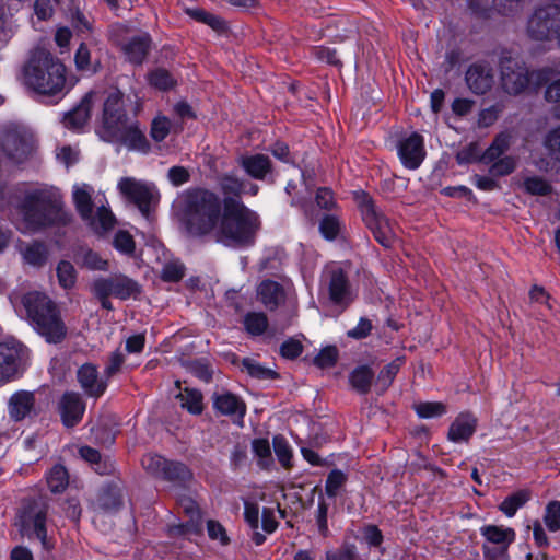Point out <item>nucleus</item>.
Here are the masks:
<instances>
[{"label":"nucleus","mask_w":560,"mask_h":560,"mask_svg":"<svg viewBox=\"0 0 560 560\" xmlns=\"http://www.w3.org/2000/svg\"><path fill=\"white\" fill-rule=\"evenodd\" d=\"M177 203L189 234L205 236L214 232L223 212L219 195L205 188H189L178 197Z\"/></svg>","instance_id":"nucleus-1"},{"label":"nucleus","mask_w":560,"mask_h":560,"mask_svg":"<svg viewBox=\"0 0 560 560\" xmlns=\"http://www.w3.org/2000/svg\"><path fill=\"white\" fill-rule=\"evenodd\" d=\"M259 229L258 214L247 208L241 199H223V212L213 232L217 242L230 247L252 246Z\"/></svg>","instance_id":"nucleus-2"},{"label":"nucleus","mask_w":560,"mask_h":560,"mask_svg":"<svg viewBox=\"0 0 560 560\" xmlns=\"http://www.w3.org/2000/svg\"><path fill=\"white\" fill-rule=\"evenodd\" d=\"M18 213L20 218L16 220V226L23 233L52 224H67L71 218L63 209L60 197L46 190L26 192L18 206Z\"/></svg>","instance_id":"nucleus-3"},{"label":"nucleus","mask_w":560,"mask_h":560,"mask_svg":"<svg viewBox=\"0 0 560 560\" xmlns=\"http://www.w3.org/2000/svg\"><path fill=\"white\" fill-rule=\"evenodd\" d=\"M23 83L38 94H66V67L49 51L34 49L22 69Z\"/></svg>","instance_id":"nucleus-4"},{"label":"nucleus","mask_w":560,"mask_h":560,"mask_svg":"<svg viewBox=\"0 0 560 560\" xmlns=\"http://www.w3.org/2000/svg\"><path fill=\"white\" fill-rule=\"evenodd\" d=\"M22 303L34 329L49 343H59L67 336V327L60 311L46 294L34 291L26 293Z\"/></svg>","instance_id":"nucleus-5"},{"label":"nucleus","mask_w":560,"mask_h":560,"mask_svg":"<svg viewBox=\"0 0 560 560\" xmlns=\"http://www.w3.org/2000/svg\"><path fill=\"white\" fill-rule=\"evenodd\" d=\"M93 192L94 188L88 184H75L72 187V200L81 219L98 235L110 231L116 219L109 207L102 202L100 195L94 200L100 203L96 212H93Z\"/></svg>","instance_id":"nucleus-6"},{"label":"nucleus","mask_w":560,"mask_h":560,"mask_svg":"<svg viewBox=\"0 0 560 560\" xmlns=\"http://www.w3.org/2000/svg\"><path fill=\"white\" fill-rule=\"evenodd\" d=\"M500 72L503 90L513 95L522 93L529 83L537 86L544 84L551 75L549 68L529 72L523 61L510 56L501 57Z\"/></svg>","instance_id":"nucleus-7"},{"label":"nucleus","mask_w":560,"mask_h":560,"mask_svg":"<svg viewBox=\"0 0 560 560\" xmlns=\"http://www.w3.org/2000/svg\"><path fill=\"white\" fill-rule=\"evenodd\" d=\"M357 201L362 219L376 242L386 248L392 247L397 241L394 225L376 209L373 199L368 194L363 191L357 194Z\"/></svg>","instance_id":"nucleus-8"},{"label":"nucleus","mask_w":560,"mask_h":560,"mask_svg":"<svg viewBox=\"0 0 560 560\" xmlns=\"http://www.w3.org/2000/svg\"><path fill=\"white\" fill-rule=\"evenodd\" d=\"M526 31L535 40L556 38L560 47V4L546 3L537 7L527 21Z\"/></svg>","instance_id":"nucleus-9"},{"label":"nucleus","mask_w":560,"mask_h":560,"mask_svg":"<svg viewBox=\"0 0 560 560\" xmlns=\"http://www.w3.org/2000/svg\"><path fill=\"white\" fill-rule=\"evenodd\" d=\"M34 135L24 125L8 122L0 129V147L4 154L15 161H24L34 149Z\"/></svg>","instance_id":"nucleus-10"},{"label":"nucleus","mask_w":560,"mask_h":560,"mask_svg":"<svg viewBox=\"0 0 560 560\" xmlns=\"http://www.w3.org/2000/svg\"><path fill=\"white\" fill-rule=\"evenodd\" d=\"M512 135L510 132L499 133L489 148L481 155V161L491 164L489 173L493 176H506L514 172L516 159L512 155L503 154L510 149Z\"/></svg>","instance_id":"nucleus-11"},{"label":"nucleus","mask_w":560,"mask_h":560,"mask_svg":"<svg viewBox=\"0 0 560 560\" xmlns=\"http://www.w3.org/2000/svg\"><path fill=\"white\" fill-rule=\"evenodd\" d=\"M28 357L27 348L10 339L0 342V386L15 377Z\"/></svg>","instance_id":"nucleus-12"},{"label":"nucleus","mask_w":560,"mask_h":560,"mask_svg":"<svg viewBox=\"0 0 560 560\" xmlns=\"http://www.w3.org/2000/svg\"><path fill=\"white\" fill-rule=\"evenodd\" d=\"M329 300L335 305L348 306L353 301V293L346 272L337 265L326 268L322 278Z\"/></svg>","instance_id":"nucleus-13"},{"label":"nucleus","mask_w":560,"mask_h":560,"mask_svg":"<svg viewBox=\"0 0 560 560\" xmlns=\"http://www.w3.org/2000/svg\"><path fill=\"white\" fill-rule=\"evenodd\" d=\"M117 188L126 199L138 207L144 217L149 215L150 206L155 196L152 186L133 177H122L119 179Z\"/></svg>","instance_id":"nucleus-14"},{"label":"nucleus","mask_w":560,"mask_h":560,"mask_svg":"<svg viewBox=\"0 0 560 560\" xmlns=\"http://www.w3.org/2000/svg\"><path fill=\"white\" fill-rule=\"evenodd\" d=\"M102 138L105 141L119 143L129 150L143 153H147L150 148L145 135L140 130L139 126L136 122H129L128 119L112 129Z\"/></svg>","instance_id":"nucleus-15"},{"label":"nucleus","mask_w":560,"mask_h":560,"mask_svg":"<svg viewBox=\"0 0 560 560\" xmlns=\"http://www.w3.org/2000/svg\"><path fill=\"white\" fill-rule=\"evenodd\" d=\"M47 506L45 504H31L22 516V524L30 536L35 537L46 550L54 547V542L47 537L46 530Z\"/></svg>","instance_id":"nucleus-16"},{"label":"nucleus","mask_w":560,"mask_h":560,"mask_svg":"<svg viewBox=\"0 0 560 560\" xmlns=\"http://www.w3.org/2000/svg\"><path fill=\"white\" fill-rule=\"evenodd\" d=\"M102 295L109 294L120 300H127L140 293L139 284L124 275L97 278L94 282Z\"/></svg>","instance_id":"nucleus-17"},{"label":"nucleus","mask_w":560,"mask_h":560,"mask_svg":"<svg viewBox=\"0 0 560 560\" xmlns=\"http://www.w3.org/2000/svg\"><path fill=\"white\" fill-rule=\"evenodd\" d=\"M397 150L404 166L417 170L425 156L424 139L421 135L412 132L398 142Z\"/></svg>","instance_id":"nucleus-18"},{"label":"nucleus","mask_w":560,"mask_h":560,"mask_svg":"<svg viewBox=\"0 0 560 560\" xmlns=\"http://www.w3.org/2000/svg\"><path fill=\"white\" fill-rule=\"evenodd\" d=\"M152 48V38L148 33H140L119 44L125 60L133 66H141Z\"/></svg>","instance_id":"nucleus-19"},{"label":"nucleus","mask_w":560,"mask_h":560,"mask_svg":"<svg viewBox=\"0 0 560 560\" xmlns=\"http://www.w3.org/2000/svg\"><path fill=\"white\" fill-rule=\"evenodd\" d=\"M465 80L469 90L482 95L489 92L494 84V72L487 62H475L466 71Z\"/></svg>","instance_id":"nucleus-20"},{"label":"nucleus","mask_w":560,"mask_h":560,"mask_svg":"<svg viewBox=\"0 0 560 560\" xmlns=\"http://www.w3.org/2000/svg\"><path fill=\"white\" fill-rule=\"evenodd\" d=\"M126 119L127 116L122 108V94L119 91L110 92L104 101L101 137H104Z\"/></svg>","instance_id":"nucleus-21"},{"label":"nucleus","mask_w":560,"mask_h":560,"mask_svg":"<svg viewBox=\"0 0 560 560\" xmlns=\"http://www.w3.org/2000/svg\"><path fill=\"white\" fill-rule=\"evenodd\" d=\"M100 100L101 97L97 92L91 91L86 93L72 110L65 114L62 120L63 126L71 130H80L83 128L91 117L94 103Z\"/></svg>","instance_id":"nucleus-22"},{"label":"nucleus","mask_w":560,"mask_h":560,"mask_svg":"<svg viewBox=\"0 0 560 560\" xmlns=\"http://www.w3.org/2000/svg\"><path fill=\"white\" fill-rule=\"evenodd\" d=\"M213 408L223 416L242 421L246 413V404L230 392L214 393L212 395Z\"/></svg>","instance_id":"nucleus-23"},{"label":"nucleus","mask_w":560,"mask_h":560,"mask_svg":"<svg viewBox=\"0 0 560 560\" xmlns=\"http://www.w3.org/2000/svg\"><path fill=\"white\" fill-rule=\"evenodd\" d=\"M62 422L66 427H73L79 423L85 410V404L78 393H66L59 405Z\"/></svg>","instance_id":"nucleus-24"},{"label":"nucleus","mask_w":560,"mask_h":560,"mask_svg":"<svg viewBox=\"0 0 560 560\" xmlns=\"http://www.w3.org/2000/svg\"><path fill=\"white\" fill-rule=\"evenodd\" d=\"M77 378L85 394L92 397L102 396L107 387V384L98 378L97 368L91 363L79 368Z\"/></svg>","instance_id":"nucleus-25"},{"label":"nucleus","mask_w":560,"mask_h":560,"mask_svg":"<svg viewBox=\"0 0 560 560\" xmlns=\"http://www.w3.org/2000/svg\"><path fill=\"white\" fill-rule=\"evenodd\" d=\"M237 163L247 175L258 180L265 179L272 170L270 159L261 153L242 155Z\"/></svg>","instance_id":"nucleus-26"},{"label":"nucleus","mask_w":560,"mask_h":560,"mask_svg":"<svg viewBox=\"0 0 560 560\" xmlns=\"http://www.w3.org/2000/svg\"><path fill=\"white\" fill-rule=\"evenodd\" d=\"M477 428V419L471 413H460L448 429V440L455 443L467 442Z\"/></svg>","instance_id":"nucleus-27"},{"label":"nucleus","mask_w":560,"mask_h":560,"mask_svg":"<svg viewBox=\"0 0 560 560\" xmlns=\"http://www.w3.org/2000/svg\"><path fill=\"white\" fill-rule=\"evenodd\" d=\"M257 296L266 308L273 311L284 301L285 293L278 282L265 280L257 288Z\"/></svg>","instance_id":"nucleus-28"},{"label":"nucleus","mask_w":560,"mask_h":560,"mask_svg":"<svg viewBox=\"0 0 560 560\" xmlns=\"http://www.w3.org/2000/svg\"><path fill=\"white\" fill-rule=\"evenodd\" d=\"M35 397L31 392H16L9 399V415L15 421L24 419L33 409Z\"/></svg>","instance_id":"nucleus-29"},{"label":"nucleus","mask_w":560,"mask_h":560,"mask_svg":"<svg viewBox=\"0 0 560 560\" xmlns=\"http://www.w3.org/2000/svg\"><path fill=\"white\" fill-rule=\"evenodd\" d=\"M480 534L486 539V544L503 548H509L516 536L513 528L498 525H485L480 528Z\"/></svg>","instance_id":"nucleus-30"},{"label":"nucleus","mask_w":560,"mask_h":560,"mask_svg":"<svg viewBox=\"0 0 560 560\" xmlns=\"http://www.w3.org/2000/svg\"><path fill=\"white\" fill-rule=\"evenodd\" d=\"M23 260L34 267L43 266L48 257V250L44 243L34 241L32 243L21 244L19 247Z\"/></svg>","instance_id":"nucleus-31"},{"label":"nucleus","mask_w":560,"mask_h":560,"mask_svg":"<svg viewBox=\"0 0 560 560\" xmlns=\"http://www.w3.org/2000/svg\"><path fill=\"white\" fill-rule=\"evenodd\" d=\"M219 186L224 198L231 197L240 199V196L246 190L247 182L233 173H226L221 176Z\"/></svg>","instance_id":"nucleus-32"},{"label":"nucleus","mask_w":560,"mask_h":560,"mask_svg":"<svg viewBox=\"0 0 560 560\" xmlns=\"http://www.w3.org/2000/svg\"><path fill=\"white\" fill-rule=\"evenodd\" d=\"M374 372L368 365L355 368L349 375L351 387L360 394H366L370 390Z\"/></svg>","instance_id":"nucleus-33"},{"label":"nucleus","mask_w":560,"mask_h":560,"mask_svg":"<svg viewBox=\"0 0 560 560\" xmlns=\"http://www.w3.org/2000/svg\"><path fill=\"white\" fill-rule=\"evenodd\" d=\"M529 499L530 492L528 490H518L506 497L499 505V510L508 517H512L518 509L529 501Z\"/></svg>","instance_id":"nucleus-34"},{"label":"nucleus","mask_w":560,"mask_h":560,"mask_svg":"<svg viewBox=\"0 0 560 560\" xmlns=\"http://www.w3.org/2000/svg\"><path fill=\"white\" fill-rule=\"evenodd\" d=\"M177 398L183 408H186L190 413L199 415L202 412V394L197 389L184 388Z\"/></svg>","instance_id":"nucleus-35"},{"label":"nucleus","mask_w":560,"mask_h":560,"mask_svg":"<svg viewBox=\"0 0 560 560\" xmlns=\"http://www.w3.org/2000/svg\"><path fill=\"white\" fill-rule=\"evenodd\" d=\"M98 505L105 512H115L121 505V493L116 487H108L98 497Z\"/></svg>","instance_id":"nucleus-36"},{"label":"nucleus","mask_w":560,"mask_h":560,"mask_svg":"<svg viewBox=\"0 0 560 560\" xmlns=\"http://www.w3.org/2000/svg\"><path fill=\"white\" fill-rule=\"evenodd\" d=\"M244 326L249 335L260 336L268 327V318L264 313L250 312L244 317Z\"/></svg>","instance_id":"nucleus-37"},{"label":"nucleus","mask_w":560,"mask_h":560,"mask_svg":"<svg viewBox=\"0 0 560 560\" xmlns=\"http://www.w3.org/2000/svg\"><path fill=\"white\" fill-rule=\"evenodd\" d=\"M69 482L66 468L61 465L54 466L47 475V485L51 492H62Z\"/></svg>","instance_id":"nucleus-38"},{"label":"nucleus","mask_w":560,"mask_h":560,"mask_svg":"<svg viewBox=\"0 0 560 560\" xmlns=\"http://www.w3.org/2000/svg\"><path fill=\"white\" fill-rule=\"evenodd\" d=\"M149 83L158 90L167 91L176 84L174 77L163 68H156L148 74Z\"/></svg>","instance_id":"nucleus-39"},{"label":"nucleus","mask_w":560,"mask_h":560,"mask_svg":"<svg viewBox=\"0 0 560 560\" xmlns=\"http://www.w3.org/2000/svg\"><path fill=\"white\" fill-rule=\"evenodd\" d=\"M348 476L340 469H332L325 482V493L329 498H336L345 487Z\"/></svg>","instance_id":"nucleus-40"},{"label":"nucleus","mask_w":560,"mask_h":560,"mask_svg":"<svg viewBox=\"0 0 560 560\" xmlns=\"http://www.w3.org/2000/svg\"><path fill=\"white\" fill-rule=\"evenodd\" d=\"M191 472L188 467L182 463L166 462L165 469L162 475V479L171 481L184 482L190 479Z\"/></svg>","instance_id":"nucleus-41"},{"label":"nucleus","mask_w":560,"mask_h":560,"mask_svg":"<svg viewBox=\"0 0 560 560\" xmlns=\"http://www.w3.org/2000/svg\"><path fill=\"white\" fill-rule=\"evenodd\" d=\"M341 231V221L336 214H326L319 222V232L328 241L337 238Z\"/></svg>","instance_id":"nucleus-42"},{"label":"nucleus","mask_w":560,"mask_h":560,"mask_svg":"<svg viewBox=\"0 0 560 560\" xmlns=\"http://www.w3.org/2000/svg\"><path fill=\"white\" fill-rule=\"evenodd\" d=\"M242 366L252 377L258 380H272L277 377L275 371L262 366L260 363L249 358L243 360Z\"/></svg>","instance_id":"nucleus-43"},{"label":"nucleus","mask_w":560,"mask_h":560,"mask_svg":"<svg viewBox=\"0 0 560 560\" xmlns=\"http://www.w3.org/2000/svg\"><path fill=\"white\" fill-rule=\"evenodd\" d=\"M57 277L63 289H70L75 284L77 271L71 262L62 260L57 266Z\"/></svg>","instance_id":"nucleus-44"},{"label":"nucleus","mask_w":560,"mask_h":560,"mask_svg":"<svg viewBox=\"0 0 560 560\" xmlns=\"http://www.w3.org/2000/svg\"><path fill=\"white\" fill-rule=\"evenodd\" d=\"M275 454L280 464L288 468L291 466L292 451L287 440L281 435H276L272 440Z\"/></svg>","instance_id":"nucleus-45"},{"label":"nucleus","mask_w":560,"mask_h":560,"mask_svg":"<svg viewBox=\"0 0 560 560\" xmlns=\"http://www.w3.org/2000/svg\"><path fill=\"white\" fill-rule=\"evenodd\" d=\"M113 245L116 250L124 255L131 256L135 253L136 243L132 235L124 230H119L113 241Z\"/></svg>","instance_id":"nucleus-46"},{"label":"nucleus","mask_w":560,"mask_h":560,"mask_svg":"<svg viewBox=\"0 0 560 560\" xmlns=\"http://www.w3.org/2000/svg\"><path fill=\"white\" fill-rule=\"evenodd\" d=\"M415 410L420 418H436L446 412V407L442 402L427 401L415 405Z\"/></svg>","instance_id":"nucleus-47"},{"label":"nucleus","mask_w":560,"mask_h":560,"mask_svg":"<svg viewBox=\"0 0 560 560\" xmlns=\"http://www.w3.org/2000/svg\"><path fill=\"white\" fill-rule=\"evenodd\" d=\"M166 459L156 454H147L142 457V467L151 475L161 478L165 469Z\"/></svg>","instance_id":"nucleus-48"},{"label":"nucleus","mask_w":560,"mask_h":560,"mask_svg":"<svg viewBox=\"0 0 560 560\" xmlns=\"http://www.w3.org/2000/svg\"><path fill=\"white\" fill-rule=\"evenodd\" d=\"M544 521L550 532L560 529V501H551L547 504Z\"/></svg>","instance_id":"nucleus-49"},{"label":"nucleus","mask_w":560,"mask_h":560,"mask_svg":"<svg viewBox=\"0 0 560 560\" xmlns=\"http://www.w3.org/2000/svg\"><path fill=\"white\" fill-rule=\"evenodd\" d=\"M524 187L527 192L537 196H546L551 191V186L549 185V183L538 176L525 178Z\"/></svg>","instance_id":"nucleus-50"},{"label":"nucleus","mask_w":560,"mask_h":560,"mask_svg":"<svg viewBox=\"0 0 560 560\" xmlns=\"http://www.w3.org/2000/svg\"><path fill=\"white\" fill-rule=\"evenodd\" d=\"M187 13L196 21L202 22L213 30H221L223 27V21L219 16L202 9H189Z\"/></svg>","instance_id":"nucleus-51"},{"label":"nucleus","mask_w":560,"mask_h":560,"mask_svg":"<svg viewBox=\"0 0 560 560\" xmlns=\"http://www.w3.org/2000/svg\"><path fill=\"white\" fill-rule=\"evenodd\" d=\"M171 122L166 117H156L151 125V137L156 142L163 141L170 133Z\"/></svg>","instance_id":"nucleus-52"},{"label":"nucleus","mask_w":560,"mask_h":560,"mask_svg":"<svg viewBox=\"0 0 560 560\" xmlns=\"http://www.w3.org/2000/svg\"><path fill=\"white\" fill-rule=\"evenodd\" d=\"M398 370L399 364L396 362H392L381 370L376 378V384L381 386L382 390H385L392 384L394 377L398 373Z\"/></svg>","instance_id":"nucleus-53"},{"label":"nucleus","mask_w":560,"mask_h":560,"mask_svg":"<svg viewBox=\"0 0 560 560\" xmlns=\"http://www.w3.org/2000/svg\"><path fill=\"white\" fill-rule=\"evenodd\" d=\"M338 358V350L334 346L324 348L314 359V362L319 368L332 366Z\"/></svg>","instance_id":"nucleus-54"},{"label":"nucleus","mask_w":560,"mask_h":560,"mask_svg":"<svg viewBox=\"0 0 560 560\" xmlns=\"http://www.w3.org/2000/svg\"><path fill=\"white\" fill-rule=\"evenodd\" d=\"M184 266L178 262L165 264L161 277L164 281L177 282L184 277Z\"/></svg>","instance_id":"nucleus-55"},{"label":"nucleus","mask_w":560,"mask_h":560,"mask_svg":"<svg viewBox=\"0 0 560 560\" xmlns=\"http://www.w3.org/2000/svg\"><path fill=\"white\" fill-rule=\"evenodd\" d=\"M82 264L92 270H107L108 268L107 261L102 259L97 253L90 249L83 254Z\"/></svg>","instance_id":"nucleus-56"},{"label":"nucleus","mask_w":560,"mask_h":560,"mask_svg":"<svg viewBox=\"0 0 560 560\" xmlns=\"http://www.w3.org/2000/svg\"><path fill=\"white\" fill-rule=\"evenodd\" d=\"M315 201L316 205L324 210H331L336 206L332 191L326 187L317 189Z\"/></svg>","instance_id":"nucleus-57"},{"label":"nucleus","mask_w":560,"mask_h":560,"mask_svg":"<svg viewBox=\"0 0 560 560\" xmlns=\"http://www.w3.org/2000/svg\"><path fill=\"white\" fill-rule=\"evenodd\" d=\"M327 514H328V505L325 502V500L320 498L318 500V505H317L316 523H317L319 533L324 537H326L328 535Z\"/></svg>","instance_id":"nucleus-58"},{"label":"nucleus","mask_w":560,"mask_h":560,"mask_svg":"<svg viewBox=\"0 0 560 560\" xmlns=\"http://www.w3.org/2000/svg\"><path fill=\"white\" fill-rule=\"evenodd\" d=\"M207 530L211 539L219 540L222 545L229 544L225 528L219 522L213 520L208 521Z\"/></svg>","instance_id":"nucleus-59"},{"label":"nucleus","mask_w":560,"mask_h":560,"mask_svg":"<svg viewBox=\"0 0 560 560\" xmlns=\"http://www.w3.org/2000/svg\"><path fill=\"white\" fill-rule=\"evenodd\" d=\"M303 351V346L299 340L289 339L281 345L280 353L283 358L295 359Z\"/></svg>","instance_id":"nucleus-60"},{"label":"nucleus","mask_w":560,"mask_h":560,"mask_svg":"<svg viewBox=\"0 0 560 560\" xmlns=\"http://www.w3.org/2000/svg\"><path fill=\"white\" fill-rule=\"evenodd\" d=\"M478 156L479 153L477 145L475 143H470L457 152L456 161L458 164L463 165L478 160Z\"/></svg>","instance_id":"nucleus-61"},{"label":"nucleus","mask_w":560,"mask_h":560,"mask_svg":"<svg viewBox=\"0 0 560 560\" xmlns=\"http://www.w3.org/2000/svg\"><path fill=\"white\" fill-rule=\"evenodd\" d=\"M244 517L245 521L253 529L259 527V508L256 503L246 501L244 503Z\"/></svg>","instance_id":"nucleus-62"},{"label":"nucleus","mask_w":560,"mask_h":560,"mask_svg":"<svg viewBox=\"0 0 560 560\" xmlns=\"http://www.w3.org/2000/svg\"><path fill=\"white\" fill-rule=\"evenodd\" d=\"M91 52L85 44H81L75 51L74 61L79 70H91Z\"/></svg>","instance_id":"nucleus-63"},{"label":"nucleus","mask_w":560,"mask_h":560,"mask_svg":"<svg viewBox=\"0 0 560 560\" xmlns=\"http://www.w3.org/2000/svg\"><path fill=\"white\" fill-rule=\"evenodd\" d=\"M508 549L501 546H490V544H483L482 552L486 560H508Z\"/></svg>","instance_id":"nucleus-64"}]
</instances>
